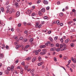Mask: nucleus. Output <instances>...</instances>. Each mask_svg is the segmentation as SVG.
Returning <instances> with one entry per match:
<instances>
[{
  "label": "nucleus",
  "mask_w": 76,
  "mask_h": 76,
  "mask_svg": "<svg viewBox=\"0 0 76 76\" xmlns=\"http://www.w3.org/2000/svg\"><path fill=\"white\" fill-rule=\"evenodd\" d=\"M51 33V31H50L48 32V34H50Z\"/></svg>",
  "instance_id": "obj_57"
},
{
  "label": "nucleus",
  "mask_w": 76,
  "mask_h": 76,
  "mask_svg": "<svg viewBox=\"0 0 76 76\" xmlns=\"http://www.w3.org/2000/svg\"><path fill=\"white\" fill-rule=\"evenodd\" d=\"M43 63H44V61H42V62H41L40 63H38V65L39 66H41L42 65V64H43Z\"/></svg>",
  "instance_id": "obj_8"
},
{
  "label": "nucleus",
  "mask_w": 76,
  "mask_h": 76,
  "mask_svg": "<svg viewBox=\"0 0 76 76\" xmlns=\"http://www.w3.org/2000/svg\"><path fill=\"white\" fill-rule=\"evenodd\" d=\"M42 26V25L40 24L39 26H38V28H41V27Z\"/></svg>",
  "instance_id": "obj_42"
},
{
  "label": "nucleus",
  "mask_w": 76,
  "mask_h": 76,
  "mask_svg": "<svg viewBox=\"0 0 76 76\" xmlns=\"http://www.w3.org/2000/svg\"><path fill=\"white\" fill-rule=\"evenodd\" d=\"M36 60H37V57H34L33 58L32 60V62H35V61H36Z\"/></svg>",
  "instance_id": "obj_7"
},
{
  "label": "nucleus",
  "mask_w": 76,
  "mask_h": 76,
  "mask_svg": "<svg viewBox=\"0 0 76 76\" xmlns=\"http://www.w3.org/2000/svg\"><path fill=\"white\" fill-rule=\"evenodd\" d=\"M60 25L61 26H62L63 25V23H61L60 24Z\"/></svg>",
  "instance_id": "obj_61"
},
{
  "label": "nucleus",
  "mask_w": 76,
  "mask_h": 76,
  "mask_svg": "<svg viewBox=\"0 0 76 76\" xmlns=\"http://www.w3.org/2000/svg\"><path fill=\"white\" fill-rule=\"evenodd\" d=\"M43 3L47 5L48 4V1L47 0H44Z\"/></svg>",
  "instance_id": "obj_1"
},
{
  "label": "nucleus",
  "mask_w": 76,
  "mask_h": 76,
  "mask_svg": "<svg viewBox=\"0 0 76 76\" xmlns=\"http://www.w3.org/2000/svg\"><path fill=\"white\" fill-rule=\"evenodd\" d=\"M2 47L4 48H5V45H2Z\"/></svg>",
  "instance_id": "obj_64"
},
{
  "label": "nucleus",
  "mask_w": 76,
  "mask_h": 76,
  "mask_svg": "<svg viewBox=\"0 0 76 76\" xmlns=\"http://www.w3.org/2000/svg\"><path fill=\"white\" fill-rule=\"evenodd\" d=\"M46 53L44 52H42L40 53V54L41 55H44V54H45Z\"/></svg>",
  "instance_id": "obj_17"
},
{
  "label": "nucleus",
  "mask_w": 76,
  "mask_h": 76,
  "mask_svg": "<svg viewBox=\"0 0 76 76\" xmlns=\"http://www.w3.org/2000/svg\"><path fill=\"white\" fill-rule=\"evenodd\" d=\"M60 41L61 42H63V38H61V39Z\"/></svg>",
  "instance_id": "obj_35"
},
{
  "label": "nucleus",
  "mask_w": 76,
  "mask_h": 76,
  "mask_svg": "<svg viewBox=\"0 0 76 76\" xmlns=\"http://www.w3.org/2000/svg\"><path fill=\"white\" fill-rule=\"evenodd\" d=\"M32 12V10H30V11L28 13V15L30 16V15L31 14V13Z\"/></svg>",
  "instance_id": "obj_13"
},
{
  "label": "nucleus",
  "mask_w": 76,
  "mask_h": 76,
  "mask_svg": "<svg viewBox=\"0 0 76 76\" xmlns=\"http://www.w3.org/2000/svg\"><path fill=\"white\" fill-rule=\"evenodd\" d=\"M54 45L53 44H51L50 45V47H54Z\"/></svg>",
  "instance_id": "obj_27"
},
{
  "label": "nucleus",
  "mask_w": 76,
  "mask_h": 76,
  "mask_svg": "<svg viewBox=\"0 0 76 76\" xmlns=\"http://www.w3.org/2000/svg\"><path fill=\"white\" fill-rule=\"evenodd\" d=\"M20 15V12H19L18 11L16 13V16L17 17H19V16Z\"/></svg>",
  "instance_id": "obj_3"
},
{
  "label": "nucleus",
  "mask_w": 76,
  "mask_h": 76,
  "mask_svg": "<svg viewBox=\"0 0 76 76\" xmlns=\"http://www.w3.org/2000/svg\"><path fill=\"white\" fill-rule=\"evenodd\" d=\"M69 39H67L65 41V43H67L69 41Z\"/></svg>",
  "instance_id": "obj_15"
},
{
  "label": "nucleus",
  "mask_w": 76,
  "mask_h": 76,
  "mask_svg": "<svg viewBox=\"0 0 76 76\" xmlns=\"http://www.w3.org/2000/svg\"><path fill=\"white\" fill-rule=\"evenodd\" d=\"M35 15V13H32V14L31 15V16H34Z\"/></svg>",
  "instance_id": "obj_31"
},
{
  "label": "nucleus",
  "mask_w": 76,
  "mask_h": 76,
  "mask_svg": "<svg viewBox=\"0 0 76 76\" xmlns=\"http://www.w3.org/2000/svg\"><path fill=\"white\" fill-rule=\"evenodd\" d=\"M33 40H34L33 38H30V39L29 41L30 42H32L33 41Z\"/></svg>",
  "instance_id": "obj_23"
},
{
  "label": "nucleus",
  "mask_w": 76,
  "mask_h": 76,
  "mask_svg": "<svg viewBox=\"0 0 76 76\" xmlns=\"http://www.w3.org/2000/svg\"><path fill=\"white\" fill-rule=\"evenodd\" d=\"M20 40H21V41H22L23 39V38L22 37H20L19 39Z\"/></svg>",
  "instance_id": "obj_29"
},
{
  "label": "nucleus",
  "mask_w": 76,
  "mask_h": 76,
  "mask_svg": "<svg viewBox=\"0 0 76 76\" xmlns=\"http://www.w3.org/2000/svg\"><path fill=\"white\" fill-rule=\"evenodd\" d=\"M28 65H26L25 66L24 68L25 70H26L27 69H28Z\"/></svg>",
  "instance_id": "obj_20"
},
{
  "label": "nucleus",
  "mask_w": 76,
  "mask_h": 76,
  "mask_svg": "<svg viewBox=\"0 0 76 76\" xmlns=\"http://www.w3.org/2000/svg\"><path fill=\"white\" fill-rule=\"evenodd\" d=\"M19 62V61L18 60H16L15 61V63H18Z\"/></svg>",
  "instance_id": "obj_49"
},
{
  "label": "nucleus",
  "mask_w": 76,
  "mask_h": 76,
  "mask_svg": "<svg viewBox=\"0 0 76 76\" xmlns=\"http://www.w3.org/2000/svg\"><path fill=\"white\" fill-rule=\"evenodd\" d=\"M41 2V1L40 0H39L38 1L37 3V4H39V3H40Z\"/></svg>",
  "instance_id": "obj_46"
},
{
  "label": "nucleus",
  "mask_w": 76,
  "mask_h": 76,
  "mask_svg": "<svg viewBox=\"0 0 76 76\" xmlns=\"http://www.w3.org/2000/svg\"><path fill=\"white\" fill-rule=\"evenodd\" d=\"M17 69H22V67H20V66H18L17 67Z\"/></svg>",
  "instance_id": "obj_40"
},
{
  "label": "nucleus",
  "mask_w": 76,
  "mask_h": 76,
  "mask_svg": "<svg viewBox=\"0 0 76 76\" xmlns=\"http://www.w3.org/2000/svg\"><path fill=\"white\" fill-rule=\"evenodd\" d=\"M37 51L38 53L39 52H40L41 51V49H39V50H37Z\"/></svg>",
  "instance_id": "obj_59"
},
{
  "label": "nucleus",
  "mask_w": 76,
  "mask_h": 76,
  "mask_svg": "<svg viewBox=\"0 0 76 76\" xmlns=\"http://www.w3.org/2000/svg\"><path fill=\"white\" fill-rule=\"evenodd\" d=\"M20 26H21V25L20 23H19L18 25V27H20Z\"/></svg>",
  "instance_id": "obj_53"
},
{
  "label": "nucleus",
  "mask_w": 76,
  "mask_h": 76,
  "mask_svg": "<svg viewBox=\"0 0 76 76\" xmlns=\"http://www.w3.org/2000/svg\"><path fill=\"white\" fill-rule=\"evenodd\" d=\"M70 15H73V12H70Z\"/></svg>",
  "instance_id": "obj_52"
},
{
  "label": "nucleus",
  "mask_w": 76,
  "mask_h": 76,
  "mask_svg": "<svg viewBox=\"0 0 76 76\" xmlns=\"http://www.w3.org/2000/svg\"><path fill=\"white\" fill-rule=\"evenodd\" d=\"M17 31L18 32H20V30H19V28H18L17 29Z\"/></svg>",
  "instance_id": "obj_50"
},
{
  "label": "nucleus",
  "mask_w": 76,
  "mask_h": 76,
  "mask_svg": "<svg viewBox=\"0 0 76 76\" xmlns=\"http://www.w3.org/2000/svg\"><path fill=\"white\" fill-rule=\"evenodd\" d=\"M20 72H23V69L21 68L20 69Z\"/></svg>",
  "instance_id": "obj_62"
},
{
  "label": "nucleus",
  "mask_w": 76,
  "mask_h": 76,
  "mask_svg": "<svg viewBox=\"0 0 76 76\" xmlns=\"http://www.w3.org/2000/svg\"><path fill=\"white\" fill-rule=\"evenodd\" d=\"M56 23L57 25H60V21L59 20H57L56 21Z\"/></svg>",
  "instance_id": "obj_19"
},
{
  "label": "nucleus",
  "mask_w": 76,
  "mask_h": 76,
  "mask_svg": "<svg viewBox=\"0 0 76 76\" xmlns=\"http://www.w3.org/2000/svg\"><path fill=\"white\" fill-rule=\"evenodd\" d=\"M1 9L2 12H4V8H1Z\"/></svg>",
  "instance_id": "obj_32"
},
{
  "label": "nucleus",
  "mask_w": 76,
  "mask_h": 76,
  "mask_svg": "<svg viewBox=\"0 0 76 76\" xmlns=\"http://www.w3.org/2000/svg\"><path fill=\"white\" fill-rule=\"evenodd\" d=\"M9 4V2H6V3L5 4V5H6V6H7V5H8Z\"/></svg>",
  "instance_id": "obj_43"
},
{
  "label": "nucleus",
  "mask_w": 76,
  "mask_h": 76,
  "mask_svg": "<svg viewBox=\"0 0 76 76\" xmlns=\"http://www.w3.org/2000/svg\"><path fill=\"white\" fill-rule=\"evenodd\" d=\"M30 46L29 45H27L26 46L25 48H28V47H29Z\"/></svg>",
  "instance_id": "obj_33"
},
{
  "label": "nucleus",
  "mask_w": 76,
  "mask_h": 76,
  "mask_svg": "<svg viewBox=\"0 0 76 76\" xmlns=\"http://www.w3.org/2000/svg\"><path fill=\"white\" fill-rule=\"evenodd\" d=\"M59 15L60 16H63V13L62 12L60 13L59 14Z\"/></svg>",
  "instance_id": "obj_24"
},
{
  "label": "nucleus",
  "mask_w": 76,
  "mask_h": 76,
  "mask_svg": "<svg viewBox=\"0 0 76 76\" xmlns=\"http://www.w3.org/2000/svg\"><path fill=\"white\" fill-rule=\"evenodd\" d=\"M50 9V7H46V10H48Z\"/></svg>",
  "instance_id": "obj_45"
},
{
  "label": "nucleus",
  "mask_w": 76,
  "mask_h": 76,
  "mask_svg": "<svg viewBox=\"0 0 76 76\" xmlns=\"http://www.w3.org/2000/svg\"><path fill=\"white\" fill-rule=\"evenodd\" d=\"M3 57V53H0V58Z\"/></svg>",
  "instance_id": "obj_18"
},
{
  "label": "nucleus",
  "mask_w": 76,
  "mask_h": 76,
  "mask_svg": "<svg viewBox=\"0 0 76 76\" xmlns=\"http://www.w3.org/2000/svg\"><path fill=\"white\" fill-rule=\"evenodd\" d=\"M60 48H62L63 47V45L61 44H60Z\"/></svg>",
  "instance_id": "obj_55"
},
{
  "label": "nucleus",
  "mask_w": 76,
  "mask_h": 76,
  "mask_svg": "<svg viewBox=\"0 0 76 76\" xmlns=\"http://www.w3.org/2000/svg\"><path fill=\"white\" fill-rule=\"evenodd\" d=\"M76 59L75 58L74 59V60L72 61L74 63H76Z\"/></svg>",
  "instance_id": "obj_30"
},
{
  "label": "nucleus",
  "mask_w": 76,
  "mask_h": 76,
  "mask_svg": "<svg viewBox=\"0 0 76 76\" xmlns=\"http://www.w3.org/2000/svg\"><path fill=\"white\" fill-rule=\"evenodd\" d=\"M14 5L17 8L19 6V4H18V2H15Z\"/></svg>",
  "instance_id": "obj_6"
},
{
  "label": "nucleus",
  "mask_w": 76,
  "mask_h": 76,
  "mask_svg": "<svg viewBox=\"0 0 76 76\" xmlns=\"http://www.w3.org/2000/svg\"><path fill=\"white\" fill-rule=\"evenodd\" d=\"M72 42H76V39H75L74 40H73L72 41Z\"/></svg>",
  "instance_id": "obj_48"
},
{
  "label": "nucleus",
  "mask_w": 76,
  "mask_h": 76,
  "mask_svg": "<svg viewBox=\"0 0 76 76\" xmlns=\"http://www.w3.org/2000/svg\"><path fill=\"white\" fill-rule=\"evenodd\" d=\"M61 67H62V68H63V69H64V70H66V69L65 68H64V66H61Z\"/></svg>",
  "instance_id": "obj_58"
},
{
  "label": "nucleus",
  "mask_w": 76,
  "mask_h": 76,
  "mask_svg": "<svg viewBox=\"0 0 76 76\" xmlns=\"http://www.w3.org/2000/svg\"><path fill=\"white\" fill-rule=\"evenodd\" d=\"M42 51L44 52H46L47 51V50L45 49H42Z\"/></svg>",
  "instance_id": "obj_28"
},
{
  "label": "nucleus",
  "mask_w": 76,
  "mask_h": 76,
  "mask_svg": "<svg viewBox=\"0 0 76 76\" xmlns=\"http://www.w3.org/2000/svg\"><path fill=\"white\" fill-rule=\"evenodd\" d=\"M75 11H76V10H75V9H73L72 10V12H74Z\"/></svg>",
  "instance_id": "obj_56"
},
{
  "label": "nucleus",
  "mask_w": 76,
  "mask_h": 76,
  "mask_svg": "<svg viewBox=\"0 0 76 76\" xmlns=\"http://www.w3.org/2000/svg\"><path fill=\"white\" fill-rule=\"evenodd\" d=\"M7 10L6 11V13H9V10H10V8H7Z\"/></svg>",
  "instance_id": "obj_26"
},
{
  "label": "nucleus",
  "mask_w": 76,
  "mask_h": 76,
  "mask_svg": "<svg viewBox=\"0 0 76 76\" xmlns=\"http://www.w3.org/2000/svg\"><path fill=\"white\" fill-rule=\"evenodd\" d=\"M26 60H27V61H29V60H31V57H29L28 58H26Z\"/></svg>",
  "instance_id": "obj_10"
},
{
  "label": "nucleus",
  "mask_w": 76,
  "mask_h": 76,
  "mask_svg": "<svg viewBox=\"0 0 76 76\" xmlns=\"http://www.w3.org/2000/svg\"><path fill=\"white\" fill-rule=\"evenodd\" d=\"M14 44H15V45H18V43H17V42H15L14 43Z\"/></svg>",
  "instance_id": "obj_60"
},
{
  "label": "nucleus",
  "mask_w": 76,
  "mask_h": 76,
  "mask_svg": "<svg viewBox=\"0 0 76 76\" xmlns=\"http://www.w3.org/2000/svg\"><path fill=\"white\" fill-rule=\"evenodd\" d=\"M7 70H9V71H10V70H11V68H10V67H8L7 68Z\"/></svg>",
  "instance_id": "obj_38"
},
{
  "label": "nucleus",
  "mask_w": 76,
  "mask_h": 76,
  "mask_svg": "<svg viewBox=\"0 0 76 76\" xmlns=\"http://www.w3.org/2000/svg\"><path fill=\"white\" fill-rule=\"evenodd\" d=\"M46 46L45 45H41L39 46V48H45V47Z\"/></svg>",
  "instance_id": "obj_4"
},
{
  "label": "nucleus",
  "mask_w": 76,
  "mask_h": 76,
  "mask_svg": "<svg viewBox=\"0 0 76 76\" xmlns=\"http://www.w3.org/2000/svg\"><path fill=\"white\" fill-rule=\"evenodd\" d=\"M60 50H61V48H58L56 49V51H60Z\"/></svg>",
  "instance_id": "obj_25"
},
{
  "label": "nucleus",
  "mask_w": 76,
  "mask_h": 76,
  "mask_svg": "<svg viewBox=\"0 0 76 76\" xmlns=\"http://www.w3.org/2000/svg\"><path fill=\"white\" fill-rule=\"evenodd\" d=\"M21 47V45H19L16 46L15 47V48L17 50H18V48H20Z\"/></svg>",
  "instance_id": "obj_11"
},
{
  "label": "nucleus",
  "mask_w": 76,
  "mask_h": 76,
  "mask_svg": "<svg viewBox=\"0 0 76 76\" xmlns=\"http://www.w3.org/2000/svg\"><path fill=\"white\" fill-rule=\"evenodd\" d=\"M27 40H28L27 39H25L24 40V42H26Z\"/></svg>",
  "instance_id": "obj_63"
},
{
  "label": "nucleus",
  "mask_w": 76,
  "mask_h": 76,
  "mask_svg": "<svg viewBox=\"0 0 76 76\" xmlns=\"http://www.w3.org/2000/svg\"><path fill=\"white\" fill-rule=\"evenodd\" d=\"M48 18V17L47 16H45L44 18V19H47Z\"/></svg>",
  "instance_id": "obj_41"
},
{
  "label": "nucleus",
  "mask_w": 76,
  "mask_h": 76,
  "mask_svg": "<svg viewBox=\"0 0 76 76\" xmlns=\"http://www.w3.org/2000/svg\"><path fill=\"white\" fill-rule=\"evenodd\" d=\"M5 73L7 74H9V71H8V70H6L5 71Z\"/></svg>",
  "instance_id": "obj_21"
},
{
  "label": "nucleus",
  "mask_w": 76,
  "mask_h": 76,
  "mask_svg": "<svg viewBox=\"0 0 76 76\" xmlns=\"http://www.w3.org/2000/svg\"><path fill=\"white\" fill-rule=\"evenodd\" d=\"M41 12H43V13H44L45 12V8H42L41 10Z\"/></svg>",
  "instance_id": "obj_9"
},
{
  "label": "nucleus",
  "mask_w": 76,
  "mask_h": 76,
  "mask_svg": "<svg viewBox=\"0 0 76 76\" xmlns=\"http://www.w3.org/2000/svg\"><path fill=\"white\" fill-rule=\"evenodd\" d=\"M38 14L39 16H42V13L41 11H39Z\"/></svg>",
  "instance_id": "obj_5"
},
{
  "label": "nucleus",
  "mask_w": 76,
  "mask_h": 76,
  "mask_svg": "<svg viewBox=\"0 0 76 76\" xmlns=\"http://www.w3.org/2000/svg\"><path fill=\"white\" fill-rule=\"evenodd\" d=\"M35 53L36 55H37V54H38V52L37 50L35 51Z\"/></svg>",
  "instance_id": "obj_36"
},
{
  "label": "nucleus",
  "mask_w": 76,
  "mask_h": 76,
  "mask_svg": "<svg viewBox=\"0 0 76 76\" xmlns=\"http://www.w3.org/2000/svg\"><path fill=\"white\" fill-rule=\"evenodd\" d=\"M21 64H22V65H24L25 64V62L24 61L22 62Z\"/></svg>",
  "instance_id": "obj_54"
},
{
  "label": "nucleus",
  "mask_w": 76,
  "mask_h": 76,
  "mask_svg": "<svg viewBox=\"0 0 76 76\" xmlns=\"http://www.w3.org/2000/svg\"><path fill=\"white\" fill-rule=\"evenodd\" d=\"M54 60L55 61H57V58L54 57Z\"/></svg>",
  "instance_id": "obj_39"
},
{
  "label": "nucleus",
  "mask_w": 76,
  "mask_h": 76,
  "mask_svg": "<svg viewBox=\"0 0 76 76\" xmlns=\"http://www.w3.org/2000/svg\"><path fill=\"white\" fill-rule=\"evenodd\" d=\"M9 14H12L13 13V12L12 11H10L9 12Z\"/></svg>",
  "instance_id": "obj_44"
},
{
  "label": "nucleus",
  "mask_w": 76,
  "mask_h": 76,
  "mask_svg": "<svg viewBox=\"0 0 76 76\" xmlns=\"http://www.w3.org/2000/svg\"><path fill=\"white\" fill-rule=\"evenodd\" d=\"M6 48L7 50H8V49H9V46H8V45H6Z\"/></svg>",
  "instance_id": "obj_47"
},
{
  "label": "nucleus",
  "mask_w": 76,
  "mask_h": 76,
  "mask_svg": "<svg viewBox=\"0 0 76 76\" xmlns=\"http://www.w3.org/2000/svg\"><path fill=\"white\" fill-rule=\"evenodd\" d=\"M14 69V66L12 65L11 67V71H13Z\"/></svg>",
  "instance_id": "obj_16"
},
{
  "label": "nucleus",
  "mask_w": 76,
  "mask_h": 76,
  "mask_svg": "<svg viewBox=\"0 0 76 76\" xmlns=\"http://www.w3.org/2000/svg\"><path fill=\"white\" fill-rule=\"evenodd\" d=\"M39 61H41V60H42V58H41V57L40 56L39 57Z\"/></svg>",
  "instance_id": "obj_34"
},
{
  "label": "nucleus",
  "mask_w": 76,
  "mask_h": 76,
  "mask_svg": "<svg viewBox=\"0 0 76 76\" xmlns=\"http://www.w3.org/2000/svg\"><path fill=\"white\" fill-rule=\"evenodd\" d=\"M70 46L71 47H74V46H75V45H74V43H71L70 44Z\"/></svg>",
  "instance_id": "obj_22"
},
{
  "label": "nucleus",
  "mask_w": 76,
  "mask_h": 76,
  "mask_svg": "<svg viewBox=\"0 0 76 76\" xmlns=\"http://www.w3.org/2000/svg\"><path fill=\"white\" fill-rule=\"evenodd\" d=\"M64 48H63L61 49V51H63V50H66V45H64Z\"/></svg>",
  "instance_id": "obj_2"
},
{
  "label": "nucleus",
  "mask_w": 76,
  "mask_h": 76,
  "mask_svg": "<svg viewBox=\"0 0 76 76\" xmlns=\"http://www.w3.org/2000/svg\"><path fill=\"white\" fill-rule=\"evenodd\" d=\"M56 50V48H51V49H50V51H55V50Z\"/></svg>",
  "instance_id": "obj_14"
},
{
  "label": "nucleus",
  "mask_w": 76,
  "mask_h": 76,
  "mask_svg": "<svg viewBox=\"0 0 76 76\" xmlns=\"http://www.w3.org/2000/svg\"><path fill=\"white\" fill-rule=\"evenodd\" d=\"M57 39H58V37H55L54 39L55 41H56Z\"/></svg>",
  "instance_id": "obj_37"
},
{
  "label": "nucleus",
  "mask_w": 76,
  "mask_h": 76,
  "mask_svg": "<svg viewBox=\"0 0 76 76\" xmlns=\"http://www.w3.org/2000/svg\"><path fill=\"white\" fill-rule=\"evenodd\" d=\"M49 40L50 41H51V42H53V39L52 38L49 37Z\"/></svg>",
  "instance_id": "obj_12"
},
{
  "label": "nucleus",
  "mask_w": 76,
  "mask_h": 76,
  "mask_svg": "<svg viewBox=\"0 0 76 76\" xmlns=\"http://www.w3.org/2000/svg\"><path fill=\"white\" fill-rule=\"evenodd\" d=\"M56 47H59V44L58 43L56 45Z\"/></svg>",
  "instance_id": "obj_51"
}]
</instances>
